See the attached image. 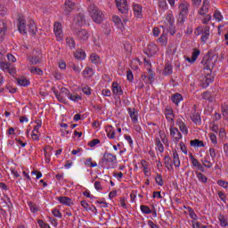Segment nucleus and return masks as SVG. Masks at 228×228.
<instances>
[{"label":"nucleus","instance_id":"obj_57","mask_svg":"<svg viewBox=\"0 0 228 228\" xmlns=\"http://www.w3.org/2000/svg\"><path fill=\"white\" fill-rule=\"evenodd\" d=\"M37 224L40 228H51L49 224L44 222V220H42V219L37 220Z\"/></svg>","mask_w":228,"mask_h":228},{"label":"nucleus","instance_id":"obj_62","mask_svg":"<svg viewBox=\"0 0 228 228\" xmlns=\"http://www.w3.org/2000/svg\"><path fill=\"white\" fill-rule=\"evenodd\" d=\"M53 216H55L56 218H61V212L56 208H54L53 211H52Z\"/></svg>","mask_w":228,"mask_h":228},{"label":"nucleus","instance_id":"obj_34","mask_svg":"<svg viewBox=\"0 0 228 228\" xmlns=\"http://www.w3.org/2000/svg\"><path fill=\"white\" fill-rule=\"evenodd\" d=\"M221 111L224 120H228V104L227 103H223L221 105Z\"/></svg>","mask_w":228,"mask_h":228},{"label":"nucleus","instance_id":"obj_13","mask_svg":"<svg viewBox=\"0 0 228 228\" xmlns=\"http://www.w3.org/2000/svg\"><path fill=\"white\" fill-rule=\"evenodd\" d=\"M186 119L183 117H179L176 119V126H178L180 131L183 133V134H188V126H186Z\"/></svg>","mask_w":228,"mask_h":228},{"label":"nucleus","instance_id":"obj_7","mask_svg":"<svg viewBox=\"0 0 228 228\" xmlns=\"http://www.w3.org/2000/svg\"><path fill=\"white\" fill-rule=\"evenodd\" d=\"M178 8L180 11L178 22H180V24H184L186 17H188V8H190V4H188L186 2H183L178 5Z\"/></svg>","mask_w":228,"mask_h":228},{"label":"nucleus","instance_id":"obj_16","mask_svg":"<svg viewBox=\"0 0 228 228\" xmlns=\"http://www.w3.org/2000/svg\"><path fill=\"white\" fill-rule=\"evenodd\" d=\"M199 56H200V50L194 48L191 58L185 57V61H188L189 63H195Z\"/></svg>","mask_w":228,"mask_h":228},{"label":"nucleus","instance_id":"obj_52","mask_svg":"<svg viewBox=\"0 0 228 228\" xmlns=\"http://www.w3.org/2000/svg\"><path fill=\"white\" fill-rule=\"evenodd\" d=\"M56 99L60 102H65V101H67L63 95L56 91L53 92Z\"/></svg>","mask_w":228,"mask_h":228},{"label":"nucleus","instance_id":"obj_36","mask_svg":"<svg viewBox=\"0 0 228 228\" xmlns=\"http://www.w3.org/2000/svg\"><path fill=\"white\" fill-rule=\"evenodd\" d=\"M191 119L192 120V122L196 125L200 124L201 120H200V115L198 112H194L191 114Z\"/></svg>","mask_w":228,"mask_h":228},{"label":"nucleus","instance_id":"obj_40","mask_svg":"<svg viewBox=\"0 0 228 228\" xmlns=\"http://www.w3.org/2000/svg\"><path fill=\"white\" fill-rule=\"evenodd\" d=\"M17 84L20 86H29V80H28L27 78L21 77V78H17Z\"/></svg>","mask_w":228,"mask_h":228},{"label":"nucleus","instance_id":"obj_49","mask_svg":"<svg viewBox=\"0 0 228 228\" xmlns=\"http://www.w3.org/2000/svg\"><path fill=\"white\" fill-rule=\"evenodd\" d=\"M82 92L85 95H92V88L86 85L82 86Z\"/></svg>","mask_w":228,"mask_h":228},{"label":"nucleus","instance_id":"obj_41","mask_svg":"<svg viewBox=\"0 0 228 228\" xmlns=\"http://www.w3.org/2000/svg\"><path fill=\"white\" fill-rule=\"evenodd\" d=\"M28 69L31 74H37V76H42V74H44V71L40 68L30 67Z\"/></svg>","mask_w":228,"mask_h":228},{"label":"nucleus","instance_id":"obj_20","mask_svg":"<svg viewBox=\"0 0 228 228\" xmlns=\"http://www.w3.org/2000/svg\"><path fill=\"white\" fill-rule=\"evenodd\" d=\"M56 200H59V202H60L61 204H63V206H69V207H70V206H72V204H74V203L72 202V199H70V198H69V197H67V196H61V197H58V198H56Z\"/></svg>","mask_w":228,"mask_h":228},{"label":"nucleus","instance_id":"obj_48","mask_svg":"<svg viewBox=\"0 0 228 228\" xmlns=\"http://www.w3.org/2000/svg\"><path fill=\"white\" fill-rule=\"evenodd\" d=\"M86 167H90L91 168H95L97 167V162H92V158L87 159L85 161Z\"/></svg>","mask_w":228,"mask_h":228},{"label":"nucleus","instance_id":"obj_37","mask_svg":"<svg viewBox=\"0 0 228 228\" xmlns=\"http://www.w3.org/2000/svg\"><path fill=\"white\" fill-rule=\"evenodd\" d=\"M90 61L94 65H99V63H101V57H99V55H97L96 53H92L90 55Z\"/></svg>","mask_w":228,"mask_h":228},{"label":"nucleus","instance_id":"obj_1","mask_svg":"<svg viewBox=\"0 0 228 228\" xmlns=\"http://www.w3.org/2000/svg\"><path fill=\"white\" fill-rule=\"evenodd\" d=\"M204 63L203 70H208L207 76L202 75L200 78V86L202 88H208L210 83H213V77H211V70L215 67V61H213V58L208 57L206 61H202Z\"/></svg>","mask_w":228,"mask_h":228},{"label":"nucleus","instance_id":"obj_3","mask_svg":"<svg viewBox=\"0 0 228 228\" xmlns=\"http://www.w3.org/2000/svg\"><path fill=\"white\" fill-rule=\"evenodd\" d=\"M116 6L122 13L123 22H129V19H131V12H129V5H127V0H115Z\"/></svg>","mask_w":228,"mask_h":228},{"label":"nucleus","instance_id":"obj_19","mask_svg":"<svg viewBox=\"0 0 228 228\" xmlns=\"http://www.w3.org/2000/svg\"><path fill=\"white\" fill-rule=\"evenodd\" d=\"M76 10V4L70 0H66L64 4V12L66 13H70V12H74Z\"/></svg>","mask_w":228,"mask_h":228},{"label":"nucleus","instance_id":"obj_46","mask_svg":"<svg viewBox=\"0 0 228 228\" xmlns=\"http://www.w3.org/2000/svg\"><path fill=\"white\" fill-rule=\"evenodd\" d=\"M214 19L217 20V22H222V20H224V16L222 15V12H220V11L216 10L214 12Z\"/></svg>","mask_w":228,"mask_h":228},{"label":"nucleus","instance_id":"obj_64","mask_svg":"<svg viewBox=\"0 0 228 228\" xmlns=\"http://www.w3.org/2000/svg\"><path fill=\"white\" fill-rule=\"evenodd\" d=\"M219 222H220L222 227L228 226L227 219H225V217L223 216V217L219 218Z\"/></svg>","mask_w":228,"mask_h":228},{"label":"nucleus","instance_id":"obj_50","mask_svg":"<svg viewBox=\"0 0 228 228\" xmlns=\"http://www.w3.org/2000/svg\"><path fill=\"white\" fill-rule=\"evenodd\" d=\"M141 164L143 168L144 175H147L149 174V165H147V161L142 160Z\"/></svg>","mask_w":228,"mask_h":228},{"label":"nucleus","instance_id":"obj_63","mask_svg":"<svg viewBox=\"0 0 228 228\" xmlns=\"http://www.w3.org/2000/svg\"><path fill=\"white\" fill-rule=\"evenodd\" d=\"M94 189L97 191H101V190H102V184L101 183V182L99 181L94 182Z\"/></svg>","mask_w":228,"mask_h":228},{"label":"nucleus","instance_id":"obj_24","mask_svg":"<svg viewBox=\"0 0 228 228\" xmlns=\"http://www.w3.org/2000/svg\"><path fill=\"white\" fill-rule=\"evenodd\" d=\"M173 165H175V168H179L181 167V160L179 159V153L177 151H173Z\"/></svg>","mask_w":228,"mask_h":228},{"label":"nucleus","instance_id":"obj_25","mask_svg":"<svg viewBox=\"0 0 228 228\" xmlns=\"http://www.w3.org/2000/svg\"><path fill=\"white\" fill-rule=\"evenodd\" d=\"M209 12V1L205 0L203 2V5L201 6L200 10L199 11V13L200 15H206Z\"/></svg>","mask_w":228,"mask_h":228},{"label":"nucleus","instance_id":"obj_58","mask_svg":"<svg viewBox=\"0 0 228 228\" xmlns=\"http://www.w3.org/2000/svg\"><path fill=\"white\" fill-rule=\"evenodd\" d=\"M211 20V14H205V17L201 20L202 24L208 25Z\"/></svg>","mask_w":228,"mask_h":228},{"label":"nucleus","instance_id":"obj_60","mask_svg":"<svg viewBox=\"0 0 228 228\" xmlns=\"http://www.w3.org/2000/svg\"><path fill=\"white\" fill-rule=\"evenodd\" d=\"M99 143H101V140H99V139H93L92 141H90L88 142V146L89 147H95V145H99Z\"/></svg>","mask_w":228,"mask_h":228},{"label":"nucleus","instance_id":"obj_10","mask_svg":"<svg viewBox=\"0 0 228 228\" xmlns=\"http://www.w3.org/2000/svg\"><path fill=\"white\" fill-rule=\"evenodd\" d=\"M169 133L171 140L174 143H179V140L183 139V134H181V132H179V129L175 126H171L169 128Z\"/></svg>","mask_w":228,"mask_h":228},{"label":"nucleus","instance_id":"obj_31","mask_svg":"<svg viewBox=\"0 0 228 228\" xmlns=\"http://www.w3.org/2000/svg\"><path fill=\"white\" fill-rule=\"evenodd\" d=\"M190 145H191V147H198V148L206 147V144H204V142H202L199 139L191 140L190 142Z\"/></svg>","mask_w":228,"mask_h":228},{"label":"nucleus","instance_id":"obj_33","mask_svg":"<svg viewBox=\"0 0 228 228\" xmlns=\"http://www.w3.org/2000/svg\"><path fill=\"white\" fill-rule=\"evenodd\" d=\"M29 61L31 63V65H38V63L42 62V60L40 58V53L37 55H34L32 57L29 58Z\"/></svg>","mask_w":228,"mask_h":228},{"label":"nucleus","instance_id":"obj_45","mask_svg":"<svg viewBox=\"0 0 228 228\" xmlns=\"http://www.w3.org/2000/svg\"><path fill=\"white\" fill-rule=\"evenodd\" d=\"M202 99H204L205 101H208L209 102H213V96H211V93L210 92H205L201 94Z\"/></svg>","mask_w":228,"mask_h":228},{"label":"nucleus","instance_id":"obj_35","mask_svg":"<svg viewBox=\"0 0 228 228\" xmlns=\"http://www.w3.org/2000/svg\"><path fill=\"white\" fill-rule=\"evenodd\" d=\"M174 73V69L172 68V64H166L164 68L163 74L164 76H170Z\"/></svg>","mask_w":228,"mask_h":228},{"label":"nucleus","instance_id":"obj_14","mask_svg":"<svg viewBox=\"0 0 228 228\" xmlns=\"http://www.w3.org/2000/svg\"><path fill=\"white\" fill-rule=\"evenodd\" d=\"M0 69L1 70H3V72L10 74L11 76H12V74H15V69L12 68V65L9 62H0Z\"/></svg>","mask_w":228,"mask_h":228},{"label":"nucleus","instance_id":"obj_23","mask_svg":"<svg viewBox=\"0 0 228 228\" xmlns=\"http://www.w3.org/2000/svg\"><path fill=\"white\" fill-rule=\"evenodd\" d=\"M183 94L179 93H175L171 96V101L174 104H175V106H179V102H183Z\"/></svg>","mask_w":228,"mask_h":228},{"label":"nucleus","instance_id":"obj_15","mask_svg":"<svg viewBox=\"0 0 228 228\" xmlns=\"http://www.w3.org/2000/svg\"><path fill=\"white\" fill-rule=\"evenodd\" d=\"M133 12L136 19H142L143 17V7L138 4H133Z\"/></svg>","mask_w":228,"mask_h":228},{"label":"nucleus","instance_id":"obj_6","mask_svg":"<svg viewBox=\"0 0 228 228\" xmlns=\"http://www.w3.org/2000/svg\"><path fill=\"white\" fill-rule=\"evenodd\" d=\"M210 31L211 28H209V26H200L196 28L194 34L196 35V37L201 35V42L203 44H206V42H208V40L209 39Z\"/></svg>","mask_w":228,"mask_h":228},{"label":"nucleus","instance_id":"obj_29","mask_svg":"<svg viewBox=\"0 0 228 228\" xmlns=\"http://www.w3.org/2000/svg\"><path fill=\"white\" fill-rule=\"evenodd\" d=\"M73 21L77 26H83V22H85V15L84 14H77L74 17Z\"/></svg>","mask_w":228,"mask_h":228},{"label":"nucleus","instance_id":"obj_55","mask_svg":"<svg viewBox=\"0 0 228 228\" xmlns=\"http://www.w3.org/2000/svg\"><path fill=\"white\" fill-rule=\"evenodd\" d=\"M210 142L213 143L214 147H216L218 145V140L216 139V134H210Z\"/></svg>","mask_w":228,"mask_h":228},{"label":"nucleus","instance_id":"obj_28","mask_svg":"<svg viewBox=\"0 0 228 228\" xmlns=\"http://www.w3.org/2000/svg\"><path fill=\"white\" fill-rule=\"evenodd\" d=\"M201 163L203 165V167H205V168H212L213 167V162H211V160H209V156L207 155L203 158V159H201Z\"/></svg>","mask_w":228,"mask_h":228},{"label":"nucleus","instance_id":"obj_27","mask_svg":"<svg viewBox=\"0 0 228 228\" xmlns=\"http://www.w3.org/2000/svg\"><path fill=\"white\" fill-rule=\"evenodd\" d=\"M66 44L71 51L76 49V40H74V37H66Z\"/></svg>","mask_w":228,"mask_h":228},{"label":"nucleus","instance_id":"obj_12","mask_svg":"<svg viewBox=\"0 0 228 228\" xmlns=\"http://www.w3.org/2000/svg\"><path fill=\"white\" fill-rule=\"evenodd\" d=\"M102 163L104 165H110V163H117V155L105 152L102 159Z\"/></svg>","mask_w":228,"mask_h":228},{"label":"nucleus","instance_id":"obj_11","mask_svg":"<svg viewBox=\"0 0 228 228\" xmlns=\"http://www.w3.org/2000/svg\"><path fill=\"white\" fill-rule=\"evenodd\" d=\"M158 51H159V47L156 44L151 43L144 50V53L147 54L148 58H152L158 54Z\"/></svg>","mask_w":228,"mask_h":228},{"label":"nucleus","instance_id":"obj_18","mask_svg":"<svg viewBox=\"0 0 228 228\" xmlns=\"http://www.w3.org/2000/svg\"><path fill=\"white\" fill-rule=\"evenodd\" d=\"M111 90L114 95H124V91L122 90V86H120L118 82L112 83Z\"/></svg>","mask_w":228,"mask_h":228},{"label":"nucleus","instance_id":"obj_26","mask_svg":"<svg viewBox=\"0 0 228 228\" xmlns=\"http://www.w3.org/2000/svg\"><path fill=\"white\" fill-rule=\"evenodd\" d=\"M74 56L76 60H85L86 58V53L84 52L83 49H77L75 52Z\"/></svg>","mask_w":228,"mask_h":228},{"label":"nucleus","instance_id":"obj_22","mask_svg":"<svg viewBox=\"0 0 228 228\" xmlns=\"http://www.w3.org/2000/svg\"><path fill=\"white\" fill-rule=\"evenodd\" d=\"M127 111L133 124H138V112H136V110L129 108Z\"/></svg>","mask_w":228,"mask_h":228},{"label":"nucleus","instance_id":"obj_51","mask_svg":"<svg viewBox=\"0 0 228 228\" xmlns=\"http://www.w3.org/2000/svg\"><path fill=\"white\" fill-rule=\"evenodd\" d=\"M189 216L192 219V220H197L199 218V216H197V214L195 213V210H193V208H189Z\"/></svg>","mask_w":228,"mask_h":228},{"label":"nucleus","instance_id":"obj_38","mask_svg":"<svg viewBox=\"0 0 228 228\" xmlns=\"http://www.w3.org/2000/svg\"><path fill=\"white\" fill-rule=\"evenodd\" d=\"M166 118L168 122H174V111L172 110H167L165 112Z\"/></svg>","mask_w":228,"mask_h":228},{"label":"nucleus","instance_id":"obj_44","mask_svg":"<svg viewBox=\"0 0 228 228\" xmlns=\"http://www.w3.org/2000/svg\"><path fill=\"white\" fill-rule=\"evenodd\" d=\"M174 22H175V20H174V15H172V14H167V16H166V24H167V26L168 27V26H174Z\"/></svg>","mask_w":228,"mask_h":228},{"label":"nucleus","instance_id":"obj_17","mask_svg":"<svg viewBox=\"0 0 228 228\" xmlns=\"http://www.w3.org/2000/svg\"><path fill=\"white\" fill-rule=\"evenodd\" d=\"M66 95L68 99H69V101H72L73 102H79V101H83L81 95L76 93H70V91H67Z\"/></svg>","mask_w":228,"mask_h":228},{"label":"nucleus","instance_id":"obj_4","mask_svg":"<svg viewBox=\"0 0 228 228\" xmlns=\"http://www.w3.org/2000/svg\"><path fill=\"white\" fill-rule=\"evenodd\" d=\"M159 136L155 139V146L156 151L163 154L165 152V147H170V142H168V138L167 137V134L162 131L159 132ZM165 146H164V145Z\"/></svg>","mask_w":228,"mask_h":228},{"label":"nucleus","instance_id":"obj_2","mask_svg":"<svg viewBox=\"0 0 228 228\" xmlns=\"http://www.w3.org/2000/svg\"><path fill=\"white\" fill-rule=\"evenodd\" d=\"M18 31L21 35H27L28 31L31 35H37V25H35V21H33L32 20L26 21V20H24V18H19L18 19Z\"/></svg>","mask_w":228,"mask_h":228},{"label":"nucleus","instance_id":"obj_43","mask_svg":"<svg viewBox=\"0 0 228 228\" xmlns=\"http://www.w3.org/2000/svg\"><path fill=\"white\" fill-rule=\"evenodd\" d=\"M140 209L143 215H151L152 213V210L147 205H141Z\"/></svg>","mask_w":228,"mask_h":228},{"label":"nucleus","instance_id":"obj_8","mask_svg":"<svg viewBox=\"0 0 228 228\" xmlns=\"http://www.w3.org/2000/svg\"><path fill=\"white\" fill-rule=\"evenodd\" d=\"M73 34L77 37L79 42H86V40L90 38V33L85 28H74Z\"/></svg>","mask_w":228,"mask_h":228},{"label":"nucleus","instance_id":"obj_53","mask_svg":"<svg viewBox=\"0 0 228 228\" xmlns=\"http://www.w3.org/2000/svg\"><path fill=\"white\" fill-rule=\"evenodd\" d=\"M155 181L159 186H163V176H161V175L158 174L155 177Z\"/></svg>","mask_w":228,"mask_h":228},{"label":"nucleus","instance_id":"obj_54","mask_svg":"<svg viewBox=\"0 0 228 228\" xmlns=\"http://www.w3.org/2000/svg\"><path fill=\"white\" fill-rule=\"evenodd\" d=\"M208 152L212 161H215V159L216 158V150H215V148H209Z\"/></svg>","mask_w":228,"mask_h":228},{"label":"nucleus","instance_id":"obj_21","mask_svg":"<svg viewBox=\"0 0 228 228\" xmlns=\"http://www.w3.org/2000/svg\"><path fill=\"white\" fill-rule=\"evenodd\" d=\"M6 29H8V27L6 26V23L4 20H0V42H3L4 40V35H6Z\"/></svg>","mask_w":228,"mask_h":228},{"label":"nucleus","instance_id":"obj_42","mask_svg":"<svg viewBox=\"0 0 228 228\" xmlns=\"http://www.w3.org/2000/svg\"><path fill=\"white\" fill-rule=\"evenodd\" d=\"M28 204L31 213H38L40 211V208H38V206H37V204L31 201H29Z\"/></svg>","mask_w":228,"mask_h":228},{"label":"nucleus","instance_id":"obj_30","mask_svg":"<svg viewBox=\"0 0 228 228\" xmlns=\"http://www.w3.org/2000/svg\"><path fill=\"white\" fill-rule=\"evenodd\" d=\"M107 138L110 140H114L115 138V130H113V126L111 125L106 127Z\"/></svg>","mask_w":228,"mask_h":228},{"label":"nucleus","instance_id":"obj_47","mask_svg":"<svg viewBox=\"0 0 228 228\" xmlns=\"http://www.w3.org/2000/svg\"><path fill=\"white\" fill-rule=\"evenodd\" d=\"M196 175L199 181H200V183H208V177H206V175H204L202 173L196 172Z\"/></svg>","mask_w":228,"mask_h":228},{"label":"nucleus","instance_id":"obj_9","mask_svg":"<svg viewBox=\"0 0 228 228\" xmlns=\"http://www.w3.org/2000/svg\"><path fill=\"white\" fill-rule=\"evenodd\" d=\"M53 33L55 35V38L57 42L63 41V27L61 26V23L60 21H56L53 24Z\"/></svg>","mask_w":228,"mask_h":228},{"label":"nucleus","instance_id":"obj_5","mask_svg":"<svg viewBox=\"0 0 228 228\" xmlns=\"http://www.w3.org/2000/svg\"><path fill=\"white\" fill-rule=\"evenodd\" d=\"M88 12L94 22H95L96 24L102 23V21L104 19V16L102 15V12L99 10V7L95 5H90L88 8Z\"/></svg>","mask_w":228,"mask_h":228},{"label":"nucleus","instance_id":"obj_39","mask_svg":"<svg viewBox=\"0 0 228 228\" xmlns=\"http://www.w3.org/2000/svg\"><path fill=\"white\" fill-rule=\"evenodd\" d=\"M94 69L92 68H86L83 71V76L84 77H92V76H94Z\"/></svg>","mask_w":228,"mask_h":228},{"label":"nucleus","instance_id":"obj_59","mask_svg":"<svg viewBox=\"0 0 228 228\" xmlns=\"http://www.w3.org/2000/svg\"><path fill=\"white\" fill-rule=\"evenodd\" d=\"M37 126H34V129L32 133H38V129L42 127V121L41 120H36Z\"/></svg>","mask_w":228,"mask_h":228},{"label":"nucleus","instance_id":"obj_32","mask_svg":"<svg viewBox=\"0 0 228 228\" xmlns=\"http://www.w3.org/2000/svg\"><path fill=\"white\" fill-rule=\"evenodd\" d=\"M157 42L162 45H167V44H168V35L167 33H163L160 37L157 39Z\"/></svg>","mask_w":228,"mask_h":228},{"label":"nucleus","instance_id":"obj_61","mask_svg":"<svg viewBox=\"0 0 228 228\" xmlns=\"http://www.w3.org/2000/svg\"><path fill=\"white\" fill-rule=\"evenodd\" d=\"M102 95H103V97H111V90L102 89Z\"/></svg>","mask_w":228,"mask_h":228},{"label":"nucleus","instance_id":"obj_56","mask_svg":"<svg viewBox=\"0 0 228 228\" xmlns=\"http://www.w3.org/2000/svg\"><path fill=\"white\" fill-rule=\"evenodd\" d=\"M189 158L192 163V167H195L197 168L200 165L199 163V160L195 159V157H193L191 154L189 156Z\"/></svg>","mask_w":228,"mask_h":228}]
</instances>
